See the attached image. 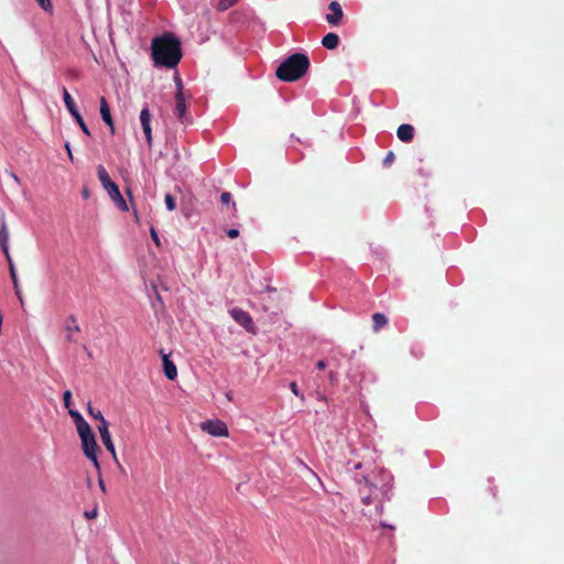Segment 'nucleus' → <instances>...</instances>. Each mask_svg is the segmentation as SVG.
Returning <instances> with one entry per match:
<instances>
[{
  "label": "nucleus",
  "instance_id": "30",
  "mask_svg": "<svg viewBox=\"0 0 564 564\" xmlns=\"http://www.w3.org/2000/svg\"><path fill=\"white\" fill-rule=\"evenodd\" d=\"M151 238L152 240L154 241V243L160 247L161 242H160V238L158 236V232L155 231V229L152 227L151 228Z\"/></svg>",
  "mask_w": 564,
  "mask_h": 564
},
{
  "label": "nucleus",
  "instance_id": "2",
  "mask_svg": "<svg viewBox=\"0 0 564 564\" xmlns=\"http://www.w3.org/2000/svg\"><path fill=\"white\" fill-rule=\"evenodd\" d=\"M308 68V56L303 53H294L278 66L275 76L283 82H295L302 78Z\"/></svg>",
  "mask_w": 564,
  "mask_h": 564
},
{
  "label": "nucleus",
  "instance_id": "25",
  "mask_svg": "<svg viewBox=\"0 0 564 564\" xmlns=\"http://www.w3.org/2000/svg\"><path fill=\"white\" fill-rule=\"evenodd\" d=\"M36 1H37L39 6H40L44 11H46V12L52 11L53 6H52L51 0H36Z\"/></svg>",
  "mask_w": 564,
  "mask_h": 564
},
{
  "label": "nucleus",
  "instance_id": "12",
  "mask_svg": "<svg viewBox=\"0 0 564 564\" xmlns=\"http://www.w3.org/2000/svg\"><path fill=\"white\" fill-rule=\"evenodd\" d=\"M67 339L70 341H79L82 328L77 325L76 319H68L66 325Z\"/></svg>",
  "mask_w": 564,
  "mask_h": 564
},
{
  "label": "nucleus",
  "instance_id": "19",
  "mask_svg": "<svg viewBox=\"0 0 564 564\" xmlns=\"http://www.w3.org/2000/svg\"><path fill=\"white\" fill-rule=\"evenodd\" d=\"M74 117V119L76 120V122L78 123V126L80 127L82 131L89 135L90 132H89V129L87 127V124L85 123L82 115L79 113V111L75 112L74 115H72Z\"/></svg>",
  "mask_w": 564,
  "mask_h": 564
},
{
  "label": "nucleus",
  "instance_id": "36",
  "mask_svg": "<svg viewBox=\"0 0 564 564\" xmlns=\"http://www.w3.org/2000/svg\"><path fill=\"white\" fill-rule=\"evenodd\" d=\"M325 367H326V362H325L324 360H319V361H317V364H316V368H317L318 370H323V369H325Z\"/></svg>",
  "mask_w": 564,
  "mask_h": 564
},
{
  "label": "nucleus",
  "instance_id": "29",
  "mask_svg": "<svg viewBox=\"0 0 564 564\" xmlns=\"http://www.w3.org/2000/svg\"><path fill=\"white\" fill-rule=\"evenodd\" d=\"M220 200H221L223 204H229L230 200H231V194L229 192H224L220 195Z\"/></svg>",
  "mask_w": 564,
  "mask_h": 564
},
{
  "label": "nucleus",
  "instance_id": "41",
  "mask_svg": "<svg viewBox=\"0 0 564 564\" xmlns=\"http://www.w3.org/2000/svg\"><path fill=\"white\" fill-rule=\"evenodd\" d=\"M359 468H361V463H357V464L355 465V469H359Z\"/></svg>",
  "mask_w": 564,
  "mask_h": 564
},
{
  "label": "nucleus",
  "instance_id": "28",
  "mask_svg": "<svg viewBox=\"0 0 564 564\" xmlns=\"http://www.w3.org/2000/svg\"><path fill=\"white\" fill-rule=\"evenodd\" d=\"M375 321V324H373V329L377 332L379 330L381 327H383L388 319H373Z\"/></svg>",
  "mask_w": 564,
  "mask_h": 564
},
{
  "label": "nucleus",
  "instance_id": "9",
  "mask_svg": "<svg viewBox=\"0 0 564 564\" xmlns=\"http://www.w3.org/2000/svg\"><path fill=\"white\" fill-rule=\"evenodd\" d=\"M330 13L326 14V21L332 25H339L344 18L340 4L337 1H332L328 6Z\"/></svg>",
  "mask_w": 564,
  "mask_h": 564
},
{
  "label": "nucleus",
  "instance_id": "8",
  "mask_svg": "<svg viewBox=\"0 0 564 564\" xmlns=\"http://www.w3.org/2000/svg\"><path fill=\"white\" fill-rule=\"evenodd\" d=\"M140 122L147 139V143L149 147H151L153 142L151 129V113L147 106L140 112Z\"/></svg>",
  "mask_w": 564,
  "mask_h": 564
},
{
  "label": "nucleus",
  "instance_id": "17",
  "mask_svg": "<svg viewBox=\"0 0 564 564\" xmlns=\"http://www.w3.org/2000/svg\"><path fill=\"white\" fill-rule=\"evenodd\" d=\"M8 238H9V234L6 229V227L3 226L2 229L0 230V246H1V249L3 251V253L6 254V258H9V247H8Z\"/></svg>",
  "mask_w": 564,
  "mask_h": 564
},
{
  "label": "nucleus",
  "instance_id": "27",
  "mask_svg": "<svg viewBox=\"0 0 564 564\" xmlns=\"http://www.w3.org/2000/svg\"><path fill=\"white\" fill-rule=\"evenodd\" d=\"M290 389H291V391H292L296 397H300L302 400L304 399V395H303V394H301V393H300V391H299V388H297L296 382H294V381H293V382H291V383H290Z\"/></svg>",
  "mask_w": 564,
  "mask_h": 564
},
{
  "label": "nucleus",
  "instance_id": "37",
  "mask_svg": "<svg viewBox=\"0 0 564 564\" xmlns=\"http://www.w3.org/2000/svg\"><path fill=\"white\" fill-rule=\"evenodd\" d=\"M65 149L67 150L69 160L73 161V154L68 142L65 144Z\"/></svg>",
  "mask_w": 564,
  "mask_h": 564
},
{
  "label": "nucleus",
  "instance_id": "6",
  "mask_svg": "<svg viewBox=\"0 0 564 564\" xmlns=\"http://www.w3.org/2000/svg\"><path fill=\"white\" fill-rule=\"evenodd\" d=\"M202 431L212 436L227 437L229 435L227 425L220 420H207L200 423Z\"/></svg>",
  "mask_w": 564,
  "mask_h": 564
},
{
  "label": "nucleus",
  "instance_id": "39",
  "mask_svg": "<svg viewBox=\"0 0 564 564\" xmlns=\"http://www.w3.org/2000/svg\"><path fill=\"white\" fill-rule=\"evenodd\" d=\"M362 501H364V503H365V505H370V499H369V497H365V498H362Z\"/></svg>",
  "mask_w": 564,
  "mask_h": 564
},
{
  "label": "nucleus",
  "instance_id": "35",
  "mask_svg": "<svg viewBox=\"0 0 564 564\" xmlns=\"http://www.w3.org/2000/svg\"><path fill=\"white\" fill-rule=\"evenodd\" d=\"M85 516L87 519H93L97 516V510L94 509L93 511L86 512Z\"/></svg>",
  "mask_w": 564,
  "mask_h": 564
},
{
  "label": "nucleus",
  "instance_id": "15",
  "mask_svg": "<svg viewBox=\"0 0 564 564\" xmlns=\"http://www.w3.org/2000/svg\"><path fill=\"white\" fill-rule=\"evenodd\" d=\"M63 99H64L65 106L70 115H74L75 112L78 111L73 97L70 96V94L68 93V90L65 87H63Z\"/></svg>",
  "mask_w": 564,
  "mask_h": 564
},
{
  "label": "nucleus",
  "instance_id": "32",
  "mask_svg": "<svg viewBox=\"0 0 564 564\" xmlns=\"http://www.w3.org/2000/svg\"><path fill=\"white\" fill-rule=\"evenodd\" d=\"M226 232H227V236L231 239H235L239 236L238 229H228Z\"/></svg>",
  "mask_w": 564,
  "mask_h": 564
},
{
  "label": "nucleus",
  "instance_id": "22",
  "mask_svg": "<svg viewBox=\"0 0 564 564\" xmlns=\"http://www.w3.org/2000/svg\"><path fill=\"white\" fill-rule=\"evenodd\" d=\"M166 208L169 210H174L176 208V203L174 197L171 194H166L164 197Z\"/></svg>",
  "mask_w": 564,
  "mask_h": 564
},
{
  "label": "nucleus",
  "instance_id": "21",
  "mask_svg": "<svg viewBox=\"0 0 564 564\" xmlns=\"http://www.w3.org/2000/svg\"><path fill=\"white\" fill-rule=\"evenodd\" d=\"M238 0H220L217 4L219 11H225L237 3Z\"/></svg>",
  "mask_w": 564,
  "mask_h": 564
},
{
  "label": "nucleus",
  "instance_id": "11",
  "mask_svg": "<svg viewBox=\"0 0 564 564\" xmlns=\"http://www.w3.org/2000/svg\"><path fill=\"white\" fill-rule=\"evenodd\" d=\"M162 359H163V370L164 375L169 380H174L177 377V368L175 364L170 359L169 355L164 354L161 350Z\"/></svg>",
  "mask_w": 564,
  "mask_h": 564
},
{
  "label": "nucleus",
  "instance_id": "16",
  "mask_svg": "<svg viewBox=\"0 0 564 564\" xmlns=\"http://www.w3.org/2000/svg\"><path fill=\"white\" fill-rule=\"evenodd\" d=\"M88 414L95 419V421H99V425L106 424L107 429H109V423L104 417L102 413L99 410H95L90 402L87 404Z\"/></svg>",
  "mask_w": 564,
  "mask_h": 564
},
{
  "label": "nucleus",
  "instance_id": "14",
  "mask_svg": "<svg viewBox=\"0 0 564 564\" xmlns=\"http://www.w3.org/2000/svg\"><path fill=\"white\" fill-rule=\"evenodd\" d=\"M339 44V36L329 32L322 39V45L327 50H335Z\"/></svg>",
  "mask_w": 564,
  "mask_h": 564
},
{
  "label": "nucleus",
  "instance_id": "13",
  "mask_svg": "<svg viewBox=\"0 0 564 564\" xmlns=\"http://www.w3.org/2000/svg\"><path fill=\"white\" fill-rule=\"evenodd\" d=\"M397 135L400 141L409 143L414 138V128L411 124L403 123L397 130Z\"/></svg>",
  "mask_w": 564,
  "mask_h": 564
},
{
  "label": "nucleus",
  "instance_id": "7",
  "mask_svg": "<svg viewBox=\"0 0 564 564\" xmlns=\"http://www.w3.org/2000/svg\"><path fill=\"white\" fill-rule=\"evenodd\" d=\"M98 431H99L100 438H101L104 446L111 454L113 460L120 466L118 458H117L116 448H115L113 442L111 440L109 429H107L106 424H102V425H98Z\"/></svg>",
  "mask_w": 564,
  "mask_h": 564
},
{
  "label": "nucleus",
  "instance_id": "40",
  "mask_svg": "<svg viewBox=\"0 0 564 564\" xmlns=\"http://www.w3.org/2000/svg\"><path fill=\"white\" fill-rule=\"evenodd\" d=\"M226 398H227L229 401H231V400H232L231 393H230V392H228V393L226 394Z\"/></svg>",
  "mask_w": 564,
  "mask_h": 564
},
{
  "label": "nucleus",
  "instance_id": "24",
  "mask_svg": "<svg viewBox=\"0 0 564 564\" xmlns=\"http://www.w3.org/2000/svg\"><path fill=\"white\" fill-rule=\"evenodd\" d=\"M63 402H64L65 408H67L69 410L70 404H72V392L69 390H66L63 393Z\"/></svg>",
  "mask_w": 564,
  "mask_h": 564
},
{
  "label": "nucleus",
  "instance_id": "3",
  "mask_svg": "<svg viewBox=\"0 0 564 564\" xmlns=\"http://www.w3.org/2000/svg\"><path fill=\"white\" fill-rule=\"evenodd\" d=\"M97 175L102 187L106 189V192L108 193L112 202L117 205V207L122 212H128V204L121 195L118 185L111 181L107 170L102 165H99L97 167Z\"/></svg>",
  "mask_w": 564,
  "mask_h": 564
},
{
  "label": "nucleus",
  "instance_id": "20",
  "mask_svg": "<svg viewBox=\"0 0 564 564\" xmlns=\"http://www.w3.org/2000/svg\"><path fill=\"white\" fill-rule=\"evenodd\" d=\"M237 322L240 323V325L248 332V333H251V334H256V327H254V323H253V319H236Z\"/></svg>",
  "mask_w": 564,
  "mask_h": 564
},
{
  "label": "nucleus",
  "instance_id": "18",
  "mask_svg": "<svg viewBox=\"0 0 564 564\" xmlns=\"http://www.w3.org/2000/svg\"><path fill=\"white\" fill-rule=\"evenodd\" d=\"M76 430L79 437L90 435V433H94L90 425L85 420L76 424Z\"/></svg>",
  "mask_w": 564,
  "mask_h": 564
},
{
  "label": "nucleus",
  "instance_id": "26",
  "mask_svg": "<svg viewBox=\"0 0 564 564\" xmlns=\"http://www.w3.org/2000/svg\"><path fill=\"white\" fill-rule=\"evenodd\" d=\"M7 260L9 262L10 275H11L12 280L15 282L17 274H15V269H14V265H13V262H12V259H11L10 254H9V258H7Z\"/></svg>",
  "mask_w": 564,
  "mask_h": 564
},
{
  "label": "nucleus",
  "instance_id": "38",
  "mask_svg": "<svg viewBox=\"0 0 564 564\" xmlns=\"http://www.w3.org/2000/svg\"><path fill=\"white\" fill-rule=\"evenodd\" d=\"M371 317L379 318V317H386V316H384V314H382V313H375V314H372V316H371Z\"/></svg>",
  "mask_w": 564,
  "mask_h": 564
},
{
  "label": "nucleus",
  "instance_id": "1",
  "mask_svg": "<svg viewBox=\"0 0 564 564\" xmlns=\"http://www.w3.org/2000/svg\"><path fill=\"white\" fill-rule=\"evenodd\" d=\"M151 56L154 66L174 68L182 58L180 40L171 32L154 37L151 42Z\"/></svg>",
  "mask_w": 564,
  "mask_h": 564
},
{
  "label": "nucleus",
  "instance_id": "34",
  "mask_svg": "<svg viewBox=\"0 0 564 564\" xmlns=\"http://www.w3.org/2000/svg\"><path fill=\"white\" fill-rule=\"evenodd\" d=\"M231 314H232V317H235V318H238V317H248V316H247L242 311H239V312H238V311L234 310V311L231 312Z\"/></svg>",
  "mask_w": 564,
  "mask_h": 564
},
{
  "label": "nucleus",
  "instance_id": "33",
  "mask_svg": "<svg viewBox=\"0 0 564 564\" xmlns=\"http://www.w3.org/2000/svg\"><path fill=\"white\" fill-rule=\"evenodd\" d=\"M98 473V485H99V488L100 490L105 494L106 492V485H105V481L102 480L101 478V475H100V470L97 471Z\"/></svg>",
  "mask_w": 564,
  "mask_h": 564
},
{
  "label": "nucleus",
  "instance_id": "10",
  "mask_svg": "<svg viewBox=\"0 0 564 564\" xmlns=\"http://www.w3.org/2000/svg\"><path fill=\"white\" fill-rule=\"evenodd\" d=\"M100 116L104 120V122L109 127L110 133L115 134V123L110 113L109 105L105 97L100 98Z\"/></svg>",
  "mask_w": 564,
  "mask_h": 564
},
{
  "label": "nucleus",
  "instance_id": "31",
  "mask_svg": "<svg viewBox=\"0 0 564 564\" xmlns=\"http://www.w3.org/2000/svg\"><path fill=\"white\" fill-rule=\"evenodd\" d=\"M394 158H395V156H394V153H393V152H389V153L386 155L384 160H383L384 165H389V164H391V163L394 161Z\"/></svg>",
  "mask_w": 564,
  "mask_h": 564
},
{
  "label": "nucleus",
  "instance_id": "4",
  "mask_svg": "<svg viewBox=\"0 0 564 564\" xmlns=\"http://www.w3.org/2000/svg\"><path fill=\"white\" fill-rule=\"evenodd\" d=\"M82 442V448L85 454V456L91 460L94 466L96 467L97 471L100 470V464L97 457V452L99 451V446L96 441V436L94 433H90V435H86L83 437H79Z\"/></svg>",
  "mask_w": 564,
  "mask_h": 564
},
{
  "label": "nucleus",
  "instance_id": "23",
  "mask_svg": "<svg viewBox=\"0 0 564 564\" xmlns=\"http://www.w3.org/2000/svg\"><path fill=\"white\" fill-rule=\"evenodd\" d=\"M68 414H69V416L73 419V421H74L75 425H76L77 423H80L83 420H85V419L83 417V415H82L78 411H76V410L69 409V410H68Z\"/></svg>",
  "mask_w": 564,
  "mask_h": 564
},
{
  "label": "nucleus",
  "instance_id": "42",
  "mask_svg": "<svg viewBox=\"0 0 564 564\" xmlns=\"http://www.w3.org/2000/svg\"><path fill=\"white\" fill-rule=\"evenodd\" d=\"M83 196H84V197H88V192H87V191H84V192H83Z\"/></svg>",
  "mask_w": 564,
  "mask_h": 564
},
{
  "label": "nucleus",
  "instance_id": "5",
  "mask_svg": "<svg viewBox=\"0 0 564 564\" xmlns=\"http://www.w3.org/2000/svg\"><path fill=\"white\" fill-rule=\"evenodd\" d=\"M177 85V93L175 95V109L174 113L182 123H192V118L186 116V101L183 93L181 79L175 77Z\"/></svg>",
  "mask_w": 564,
  "mask_h": 564
}]
</instances>
